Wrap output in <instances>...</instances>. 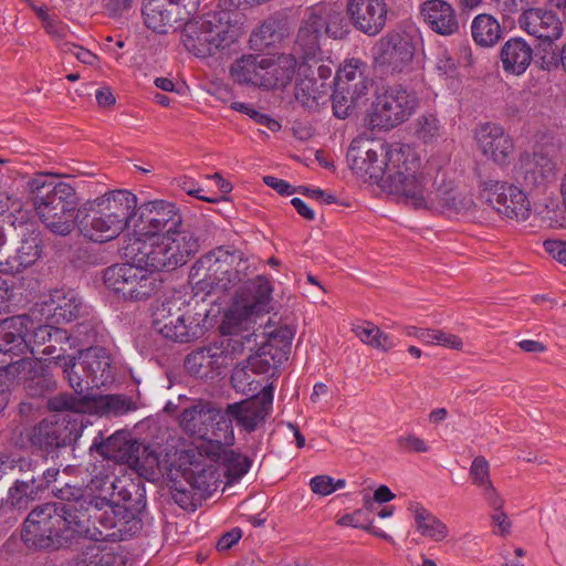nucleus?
I'll return each instance as SVG.
<instances>
[{
  "mask_svg": "<svg viewBox=\"0 0 566 566\" xmlns=\"http://www.w3.org/2000/svg\"><path fill=\"white\" fill-rule=\"evenodd\" d=\"M252 272L243 252L218 247L195 262L189 272V283L196 295L226 293L242 283L227 313L228 321L239 325L271 310L272 284L264 275L245 280Z\"/></svg>",
  "mask_w": 566,
  "mask_h": 566,
  "instance_id": "nucleus-1",
  "label": "nucleus"
},
{
  "mask_svg": "<svg viewBox=\"0 0 566 566\" xmlns=\"http://www.w3.org/2000/svg\"><path fill=\"white\" fill-rule=\"evenodd\" d=\"M346 158L357 176L378 184L400 200L420 167V159L409 146L374 145L368 140H353Z\"/></svg>",
  "mask_w": 566,
  "mask_h": 566,
  "instance_id": "nucleus-2",
  "label": "nucleus"
},
{
  "mask_svg": "<svg viewBox=\"0 0 566 566\" xmlns=\"http://www.w3.org/2000/svg\"><path fill=\"white\" fill-rule=\"evenodd\" d=\"M57 178L56 174L38 172L27 181L25 190L44 227L54 235L67 237L76 228L81 199L71 184Z\"/></svg>",
  "mask_w": 566,
  "mask_h": 566,
  "instance_id": "nucleus-3",
  "label": "nucleus"
},
{
  "mask_svg": "<svg viewBox=\"0 0 566 566\" xmlns=\"http://www.w3.org/2000/svg\"><path fill=\"white\" fill-rule=\"evenodd\" d=\"M137 197L128 190L108 191L86 203L78 223L82 235L96 243L117 238L136 214Z\"/></svg>",
  "mask_w": 566,
  "mask_h": 566,
  "instance_id": "nucleus-4",
  "label": "nucleus"
},
{
  "mask_svg": "<svg viewBox=\"0 0 566 566\" xmlns=\"http://www.w3.org/2000/svg\"><path fill=\"white\" fill-rule=\"evenodd\" d=\"M416 209L447 210L462 213L471 210V195L460 192L447 181L446 175L433 168H418L401 199Z\"/></svg>",
  "mask_w": 566,
  "mask_h": 566,
  "instance_id": "nucleus-5",
  "label": "nucleus"
},
{
  "mask_svg": "<svg viewBox=\"0 0 566 566\" xmlns=\"http://www.w3.org/2000/svg\"><path fill=\"white\" fill-rule=\"evenodd\" d=\"M119 499L107 497L101 512V541H126L143 528L142 513L146 509L145 489L139 484L118 485Z\"/></svg>",
  "mask_w": 566,
  "mask_h": 566,
  "instance_id": "nucleus-6",
  "label": "nucleus"
},
{
  "mask_svg": "<svg viewBox=\"0 0 566 566\" xmlns=\"http://www.w3.org/2000/svg\"><path fill=\"white\" fill-rule=\"evenodd\" d=\"M105 285L125 301H146L163 285L160 274L148 271L138 262L119 263L104 271Z\"/></svg>",
  "mask_w": 566,
  "mask_h": 566,
  "instance_id": "nucleus-7",
  "label": "nucleus"
},
{
  "mask_svg": "<svg viewBox=\"0 0 566 566\" xmlns=\"http://www.w3.org/2000/svg\"><path fill=\"white\" fill-rule=\"evenodd\" d=\"M57 510L55 504L44 503L28 514L21 531V539L28 548L57 551L70 545Z\"/></svg>",
  "mask_w": 566,
  "mask_h": 566,
  "instance_id": "nucleus-8",
  "label": "nucleus"
},
{
  "mask_svg": "<svg viewBox=\"0 0 566 566\" xmlns=\"http://www.w3.org/2000/svg\"><path fill=\"white\" fill-rule=\"evenodd\" d=\"M224 15L223 12H211L186 21L181 33L186 50L197 57H208L222 48L229 31Z\"/></svg>",
  "mask_w": 566,
  "mask_h": 566,
  "instance_id": "nucleus-9",
  "label": "nucleus"
},
{
  "mask_svg": "<svg viewBox=\"0 0 566 566\" xmlns=\"http://www.w3.org/2000/svg\"><path fill=\"white\" fill-rule=\"evenodd\" d=\"M179 426L189 436L209 442L228 441L229 423L214 402L196 400L186 407L178 417Z\"/></svg>",
  "mask_w": 566,
  "mask_h": 566,
  "instance_id": "nucleus-10",
  "label": "nucleus"
},
{
  "mask_svg": "<svg viewBox=\"0 0 566 566\" xmlns=\"http://www.w3.org/2000/svg\"><path fill=\"white\" fill-rule=\"evenodd\" d=\"M418 107L416 95L401 85L382 88L369 113V124L373 128L391 129L405 123Z\"/></svg>",
  "mask_w": 566,
  "mask_h": 566,
  "instance_id": "nucleus-11",
  "label": "nucleus"
},
{
  "mask_svg": "<svg viewBox=\"0 0 566 566\" xmlns=\"http://www.w3.org/2000/svg\"><path fill=\"white\" fill-rule=\"evenodd\" d=\"M107 505V497L80 500L75 504L59 506V515L69 544L76 537L101 541V512Z\"/></svg>",
  "mask_w": 566,
  "mask_h": 566,
  "instance_id": "nucleus-12",
  "label": "nucleus"
},
{
  "mask_svg": "<svg viewBox=\"0 0 566 566\" xmlns=\"http://www.w3.org/2000/svg\"><path fill=\"white\" fill-rule=\"evenodd\" d=\"M374 63L384 74H400L410 69L416 46L406 32L391 31L382 35L373 49Z\"/></svg>",
  "mask_w": 566,
  "mask_h": 566,
  "instance_id": "nucleus-13",
  "label": "nucleus"
},
{
  "mask_svg": "<svg viewBox=\"0 0 566 566\" xmlns=\"http://www.w3.org/2000/svg\"><path fill=\"white\" fill-rule=\"evenodd\" d=\"M73 439V428L64 421L43 419L19 434L14 433L11 440L15 447H30L49 455L70 444Z\"/></svg>",
  "mask_w": 566,
  "mask_h": 566,
  "instance_id": "nucleus-14",
  "label": "nucleus"
},
{
  "mask_svg": "<svg viewBox=\"0 0 566 566\" xmlns=\"http://www.w3.org/2000/svg\"><path fill=\"white\" fill-rule=\"evenodd\" d=\"M155 329L165 338L189 343L202 335V327L189 313L184 312L174 301L161 303L153 314Z\"/></svg>",
  "mask_w": 566,
  "mask_h": 566,
  "instance_id": "nucleus-15",
  "label": "nucleus"
},
{
  "mask_svg": "<svg viewBox=\"0 0 566 566\" xmlns=\"http://www.w3.org/2000/svg\"><path fill=\"white\" fill-rule=\"evenodd\" d=\"M480 199L500 214L517 221L530 217V201L524 191L514 185L489 180L481 185Z\"/></svg>",
  "mask_w": 566,
  "mask_h": 566,
  "instance_id": "nucleus-16",
  "label": "nucleus"
},
{
  "mask_svg": "<svg viewBox=\"0 0 566 566\" xmlns=\"http://www.w3.org/2000/svg\"><path fill=\"white\" fill-rule=\"evenodd\" d=\"M182 227V217L175 203L155 200L143 203L138 208L137 231L147 237L167 235Z\"/></svg>",
  "mask_w": 566,
  "mask_h": 566,
  "instance_id": "nucleus-17",
  "label": "nucleus"
},
{
  "mask_svg": "<svg viewBox=\"0 0 566 566\" xmlns=\"http://www.w3.org/2000/svg\"><path fill=\"white\" fill-rule=\"evenodd\" d=\"M273 388L263 387L260 395L249 399L229 403L224 410L226 419L230 424L235 421L239 427L248 432H253L260 424L265 422L272 410Z\"/></svg>",
  "mask_w": 566,
  "mask_h": 566,
  "instance_id": "nucleus-18",
  "label": "nucleus"
},
{
  "mask_svg": "<svg viewBox=\"0 0 566 566\" xmlns=\"http://www.w3.org/2000/svg\"><path fill=\"white\" fill-rule=\"evenodd\" d=\"M478 149L497 166L510 164L514 143L505 129L495 123H481L474 129Z\"/></svg>",
  "mask_w": 566,
  "mask_h": 566,
  "instance_id": "nucleus-19",
  "label": "nucleus"
},
{
  "mask_svg": "<svg viewBox=\"0 0 566 566\" xmlns=\"http://www.w3.org/2000/svg\"><path fill=\"white\" fill-rule=\"evenodd\" d=\"M346 12L357 31L376 36L387 24L389 7L386 0H348Z\"/></svg>",
  "mask_w": 566,
  "mask_h": 566,
  "instance_id": "nucleus-20",
  "label": "nucleus"
},
{
  "mask_svg": "<svg viewBox=\"0 0 566 566\" xmlns=\"http://www.w3.org/2000/svg\"><path fill=\"white\" fill-rule=\"evenodd\" d=\"M125 255L157 274L161 271H174L180 266L164 237L160 242L136 239L125 248Z\"/></svg>",
  "mask_w": 566,
  "mask_h": 566,
  "instance_id": "nucleus-21",
  "label": "nucleus"
},
{
  "mask_svg": "<svg viewBox=\"0 0 566 566\" xmlns=\"http://www.w3.org/2000/svg\"><path fill=\"white\" fill-rule=\"evenodd\" d=\"M8 373L23 381L24 388L32 397H41L55 388L49 365L39 358L20 357L7 363Z\"/></svg>",
  "mask_w": 566,
  "mask_h": 566,
  "instance_id": "nucleus-22",
  "label": "nucleus"
},
{
  "mask_svg": "<svg viewBox=\"0 0 566 566\" xmlns=\"http://www.w3.org/2000/svg\"><path fill=\"white\" fill-rule=\"evenodd\" d=\"M140 443L133 439L126 430H118L107 438H104L103 432L99 431L93 440L91 450L98 453L103 459L119 464H128L134 454L138 453Z\"/></svg>",
  "mask_w": 566,
  "mask_h": 566,
  "instance_id": "nucleus-23",
  "label": "nucleus"
},
{
  "mask_svg": "<svg viewBox=\"0 0 566 566\" xmlns=\"http://www.w3.org/2000/svg\"><path fill=\"white\" fill-rule=\"evenodd\" d=\"M32 319L28 315H13L0 318V353L12 357H20L30 349V339H27Z\"/></svg>",
  "mask_w": 566,
  "mask_h": 566,
  "instance_id": "nucleus-24",
  "label": "nucleus"
},
{
  "mask_svg": "<svg viewBox=\"0 0 566 566\" xmlns=\"http://www.w3.org/2000/svg\"><path fill=\"white\" fill-rule=\"evenodd\" d=\"M30 352L34 353L36 347L43 346L41 354L51 357L50 363L57 365L69 355L71 348L69 333L52 325H39L33 329L30 338Z\"/></svg>",
  "mask_w": 566,
  "mask_h": 566,
  "instance_id": "nucleus-25",
  "label": "nucleus"
},
{
  "mask_svg": "<svg viewBox=\"0 0 566 566\" xmlns=\"http://www.w3.org/2000/svg\"><path fill=\"white\" fill-rule=\"evenodd\" d=\"M324 25V18L316 12H312L300 27L293 54H298L297 57L303 61L304 65H311V61L316 62L317 55L321 54L319 40Z\"/></svg>",
  "mask_w": 566,
  "mask_h": 566,
  "instance_id": "nucleus-26",
  "label": "nucleus"
},
{
  "mask_svg": "<svg viewBox=\"0 0 566 566\" xmlns=\"http://www.w3.org/2000/svg\"><path fill=\"white\" fill-rule=\"evenodd\" d=\"M42 238L40 231L32 226L23 229L15 255L6 259L3 274H15L33 265L42 254Z\"/></svg>",
  "mask_w": 566,
  "mask_h": 566,
  "instance_id": "nucleus-27",
  "label": "nucleus"
},
{
  "mask_svg": "<svg viewBox=\"0 0 566 566\" xmlns=\"http://www.w3.org/2000/svg\"><path fill=\"white\" fill-rule=\"evenodd\" d=\"M228 355L217 344L201 347L187 355L186 369L198 378H213V374L227 364Z\"/></svg>",
  "mask_w": 566,
  "mask_h": 566,
  "instance_id": "nucleus-28",
  "label": "nucleus"
},
{
  "mask_svg": "<svg viewBox=\"0 0 566 566\" xmlns=\"http://www.w3.org/2000/svg\"><path fill=\"white\" fill-rule=\"evenodd\" d=\"M78 369L90 375L91 385L94 388H99L114 380L111 356L103 347H90L80 352Z\"/></svg>",
  "mask_w": 566,
  "mask_h": 566,
  "instance_id": "nucleus-29",
  "label": "nucleus"
},
{
  "mask_svg": "<svg viewBox=\"0 0 566 566\" xmlns=\"http://www.w3.org/2000/svg\"><path fill=\"white\" fill-rule=\"evenodd\" d=\"M421 15L432 31L451 35L459 31L460 23L453 7L444 0H427L421 4Z\"/></svg>",
  "mask_w": 566,
  "mask_h": 566,
  "instance_id": "nucleus-30",
  "label": "nucleus"
},
{
  "mask_svg": "<svg viewBox=\"0 0 566 566\" xmlns=\"http://www.w3.org/2000/svg\"><path fill=\"white\" fill-rule=\"evenodd\" d=\"M265 88H285L293 80L296 70L311 69L304 65L295 54H281L275 60L266 57Z\"/></svg>",
  "mask_w": 566,
  "mask_h": 566,
  "instance_id": "nucleus-31",
  "label": "nucleus"
},
{
  "mask_svg": "<svg viewBox=\"0 0 566 566\" xmlns=\"http://www.w3.org/2000/svg\"><path fill=\"white\" fill-rule=\"evenodd\" d=\"M165 0H145L143 17L147 28L157 33H167L169 28L178 21L186 19L180 10L175 7L167 9Z\"/></svg>",
  "mask_w": 566,
  "mask_h": 566,
  "instance_id": "nucleus-32",
  "label": "nucleus"
},
{
  "mask_svg": "<svg viewBox=\"0 0 566 566\" xmlns=\"http://www.w3.org/2000/svg\"><path fill=\"white\" fill-rule=\"evenodd\" d=\"M266 57L260 55H243L231 66L233 80L240 84H252L265 88Z\"/></svg>",
  "mask_w": 566,
  "mask_h": 566,
  "instance_id": "nucleus-33",
  "label": "nucleus"
},
{
  "mask_svg": "<svg viewBox=\"0 0 566 566\" xmlns=\"http://www.w3.org/2000/svg\"><path fill=\"white\" fill-rule=\"evenodd\" d=\"M501 62L505 72L521 75L531 64V46L522 38H512L501 50Z\"/></svg>",
  "mask_w": 566,
  "mask_h": 566,
  "instance_id": "nucleus-34",
  "label": "nucleus"
},
{
  "mask_svg": "<svg viewBox=\"0 0 566 566\" xmlns=\"http://www.w3.org/2000/svg\"><path fill=\"white\" fill-rule=\"evenodd\" d=\"M213 452L214 461L223 470L224 476L229 482L240 480L250 469L252 460L234 450L223 449L221 440L216 446Z\"/></svg>",
  "mask_w": 566,
  "mask_h": 566,
  "instance_id": "nucleus-35",
  "label": "nucleus"
},
{
  "mask_svg": "<svg viewBox=\"0 0 566 566\" xmlns=\"http://www.w3.org/2000/svg\"><path fill=\"white\" fill-rule=\"evenodd\" d=\"M192 468L186 473V484H188L199 499L210 496L217 489L220 474L214 464H191Z\"/></svg>",
  "mask_w": 566,
  "mask_h": 566,
  "instance_id": "nucleus-36",
  "label": "nucleus"
},
{
  "mask_svg": "<svg viewBox=\"0 0 566 566\" xmlns=\"http://www.w3.org/2000/svg\"><path fill=\"white\" fill-rule=\"evenodd\" d=\"M51 306L53 316L57 322H71L75 319L81 312L82 301L73 290H54L46 302Z\"/></svg>",
  "mask_w": 566,
  "mask_h": 566,
  "instance_id": "nucleus-37",
  "label": "nucleus"
},
{
  "mask_svg": "<svg viewBox=\"0 0 566 566\" xmlns=\"http://www.w3.org/2000/svg\"><path fill=\"white\" fill-rule=\"evenodd\" d=\"M179 265L186 264L200 248V238L190 229L184 227L175 230L174 233L164 235Z\"/></svg>",
  "mask_w": 566,
  "mask_h": 566,
  "instance_id": "nucleus-38",
  "label": "nucleus"
},
{
  "mask_svg": "<svg viewBox=\"0 0 566 566\" xmlns=\"http://www.w3.org/2000/svg\"><path fill=\"white\" fill-rule=\"evenodd\" d=\"M331 88V83H318L316 77L304 75L296 82L294 96L302 106L314 109L322 98L328 96Z\"/></svg>",
  "mask_w": 566,
  "mask_h": 566,
  "instance_id": "nucleus-39",
  "label": "nucleus"
},
{
  "mask_svg": "<svg viewBox=\"0 0 566 566\" xmlns=\"http://www.w3.org/2000/svg\"><path fill=\"white\" fill-rule=\"evenodd\" d=\"M500 22L491 14H478L471 23V35L476 45L492 48L502 39Z\"/></svg>",
  "mask_w": 566,
  "mask_h": 566,
  "instance_id": "nucleus-40",
  "label": "nucleus"
},
{
  "mask_svg": "<svg viewBox=\"0 0 566 566\" xmlns=\"http://www.w3.org/2000/svg\"><path fill=\"white\" fill-rule=\"evenodd\" d=\"M127 465L150 482H155L161 476L159 453L143 442L138 447V453L134 454Z\"/></svg>",
  "mask_w": 566,
  "mask_h": 566,
  "instance_id": "nucleus-41",
  "label": "nucleus"
},
{
  "mask_svg": "<svg viewBox=\"0 0 566 566\" xmlns=\"http://www.w3.org/2000/svg\"><path fill=\"white\" fill-rule=\"evenodd\" d=\"M410 510L415 513L416 528L422 536L433 542H441L448 536L447 525L419 503L411 504Z\"/></svg>",
  "mask_w": 566,
  "mask_h": 566,
  "instance_id": "nucleus-42",
  "label": "nucleus"
},
{
  "mask_svg": "<svg viewBox=\"0 0 566 566\" xmlns=\"http://www.w3.org/2000/svg\"><path fill=\"white\" fill-rule=\"evenodd\" d=\"M285 360H287V356H284L283 350H272V345L262 344L258 352L248 358L247 364L252 374L264 375L271 373L273 376Z\"/></svg>",
  "mask_w": 566,
  "mask_h": 566,
  "instance_id": "nucleus-43",
  "label": "nucleus"
},
{
  "mask_svg": "<svg viewBox=\"0 0 566 566\" xmlns=\"http://www.w3.org/2000/svg\"><path fill=\"white\" fill-rule=\"evenodd\" d=\"M533 220L539 227L557 228L562 226L563 213L556 197L544 195L533 203Z\"/></svg>",
  "mask_w": 566,
  "mask_h": 566,
  "instance_id": "nucleus-44",
  "label": "nucleus"
},
{
  "mask_svg": "<svg viewBox=\"0 0 566 566\" xmlns=\"http://www.w3.org/2000/svg\"><path fill=\"white\" fill-rule=\"evenodd\" d=\"M562 33V21L554 12L533 9V40H558Z\"/></svg>",
  "mask_w": 566,
  "mask_h": 566,
  "instance_id": "nucleus-45",
  "label": "nucleus"
},
{
  "mask_svg": "<svg viewBox=\"0 0 566 566\" xmlns=\"http://www.w3.org/2000/svg\"><path fill=\"white\" fill-rule=\"evenodd\" d=\"M24 474L23 479H17L13 486L10 488L9 493L15 497H22L29 505L34 501L40 491H43L42 479H40V469L36 463L31 459V468L28 471H19Z\"/></svg>",
  "mask_w": 566,
  "mask_h": 566,
  "instance_id": "nucleus-46",
  "label": "nucleus"
},
{
  "mask_svg": "<svg viewBox=\"0 0 566 566\" xmlns=\"http://www.w3.org/2000/svg\"><path fill=\"white\" fill-rule=\"evenodd\" d=\"M556 41L533 40V64L547 72L557 69L560 61V50Z\"/></svg>",
  "mask_w": 566,
  "mask_h": 566,
  "instance_id": "nucleus-47",
  "label": "nucleus"
},
{
  "mask_svg": "<svg viewBox=\"0 0 566 566\" xmlns=\"http://www.w3.org/2000/svg\"><path fill=\"white\" fill-rule=\"evenodd\" d=\"M283 38V31L279 20L269 18L252 32L250 45L253 50L263 51L264 49L280 42Z\"/></svg>",
  "mask_w": 566,
  "mask_h": 566,
  "instance_id": "nucleus-48",
  "label": "nucleus"
},
{
  "mask_svg": "<svg viewBox=\"0 0 566 566\" xmlns=\"http://www.w3.org/2000/svg\"><path fill=\"white\" fill-rule=\"evenodd\" d=\"M56 366L61 367L64 378L78 396L94 389V386L91 385L90 375H87V373H82V369H78V361H76L74 356L69 355Z\"/></svg>",
  "mask_w": 566,
  "mask_h": 566,
  "instance_id": "nucleus-49",
  "label": "nucleus"
},
{
  "mask_svg": "<svg viewBox=\"0 0 566 566\" xmlns=\"http://www.w3.org/2000/svg\"><path fill=\"white\" fill-rule=\"evenodd\" d=\"M353 332L364 344L382 352H389L396 345L388 334L371 322L355 326Z\"/></svg>",
  "mask_w": 566,
  "mask_h": 566,
  "instance_id": "nucleus-50",
  "label": "nucleus"
},
{
  "mask_svg": "<svg viewBox=\"0 0 566 566\" xmlns=\"http://www.w3.org/2000/svg\"><path fill=\"white\" fill-rule=\"evenodd\" d=\"M28 507L29 505L25 503V500L9 493L8 499L0 503V533H6L14 526L21 513Z\"/></svg>",
  "mask_w": 566,
  "mask_h": 566,
  "instance_id": "nucleus-51",
  "label": "nucleus"
},
{
  "mask_svg": "<svg viewBox=\"0 0 566 566\" xmlns=\"http://www.w3.org/2000/svg\"><path fill=\"white\" fill-rule=\"evenodd\" d=\"M553 147L546 148L544 153H533V181L548 184L555 179L556 166L551 157Z\"/></svg>",
  "mask_w": 566,
  "mask_h": 566,
  "instance_id": "nucleus-52",
  "label": "nucleus"
},
{
  "mask_svg": "<svg viewBox=\"0 0 566 566\" xmlns=\"http://www.w3.org/2000/svg\"><path fill=\"white\" fill-rule=\"evenodd\" d=\"M97 406L103 413L114 417L126 415L136 409V405L132 398L125 395L101 396Z\"/></svg>",
  "mask_w": 566,
  "mask_h": 566,
  "instance_id": "nucleus-53",
  "label": "nucleus"
},
{
  "mask_svg": "<svg viewBox=\"0 0 566 566\" xmlns=\"http://www.w3.org/2000/svg\"><path fill=\"white\" fill-rule=\"evenodd\" d=\"M264 335L268 337L264 345H272V350L281 349L284 352V356L289 357L291 343L294 337V329L289 325H282L273 327L268 324L264 328Z\"/></svg>",
  "mask_w": 566,
  "mask_h": 566,
  "instance_id": "nucleus-54",
  "label": "nucleus"
},
{
  "mask_svg": "<svg viewBox=\"0 0 566 566\" xmlns=\"http://www.w3.org/2000/svg\"><path fill=\"white\" fill-rule=\"evenodd\" d=\"M118 485H125L124 481L119 478L108 474H101L94 476L91 480L88 488L92 492L98 493V495H92V497H102L103 495H106L108 499L117 500L119 499Z\"/></svg>",
  "mask_w": 566,
  "mask_h": 566,
  "instance_id": "nucleus-55",
  "label": "nucleus"
},
{
  "mask_svg": "<svg viewBox=\"0 0 566 566\" xmlns=\"http://www.w3.org/2000/svg\"><path fill=\"white\" fill-rule=\"evenodd\" d=\"M86 398L81 396L76 397L69 392H60L54 397L50 398L48 407L52 411H74L83 412L86 407Z\"/></svg>",
  "mask_w": 566,
  "mask_h": 566,
  "instance_id": "nucleus-56",
  "label": "nucleus"
},
{
  "mask_svg": "<svg viewBox=\"0 0 566 566\" xmlns=\"http://www.w3.org/2000/svg\"><path fill=\"white\" fill-rule=\"evenodd\" d=\"M331 97L334 115L344 119L349 116L355 108L356 102L361 96H354L350 94V91L342 90L340 86L335 85V90Z\"/></svg>",
  "mask_w": 566,
  "mask_h": 566,
  "instance_id": "nucleus-57",
  "label": "nucleus"
},
{
  "mask_svg": "<svg viewBox=\"0 0 566 566\" xmlns=\"http://www.w3.org/2000/svg\"><path fill=\"white\" fill-rule=\"evenodd\" d=\"M118 557L109 551L90 548L84 552L75 563V566H117Z\"/></svg>",
  "mask_w": 566,
  "mask_h": 566,
  "instance_id": "nucleus-58",
  "label": "nucleus"
},
{
  "mask_svg": "<svg viewBox=\"0 0 566 566\" xmlns=\"http://www.w3.org/2000/svg\"><path fill=\"white\" fill-rule=\"evenodd\" d=\"M170 494L176 504L184 510L195 511L197 509V502L202 499L198 497L196 491H193L188 484L175 481L170 486Z\"/></svg>",
  "mask_w": 566,
  "mask_h": 566,
  "instance_id": "nucleus-59",
  "label": "nucleus"
},
{
  "mask_svg": "<svg viewBox=\"0 0 566 566\" xmlns=\"http://www.w3.org/2000/svg\"><path fill=\"white\" fill-rule=\"evenodd\" d=\"M254 375L255 374H252L251 369L248 367V364L238 366L231 375V384L237 391L244 395L254 392L259 387V382L254 379Z\"/></svg>",
  "mask_w": 566,
  "mask_h": 566,
  "instance_id": "nucleus-60",
  "label": "nucleus"
},
{
  "mask_svg": "<svg viewBox=\"0 0 566 566\" xmlns=\"http://www.w3.org/2000/svg\"><path fill=\"white\" fill-rule=\"evenodd\" d=\"M363 72H367V64L359 59H349L338 70L334 78V85L348 91L349 81Z\"/></svg>",
  "mask_w": 566,
  "mask_h": 566,
  "instance_id": "nucleus-61",
  "label": "nucleus"
},
{
  "mask_svg": "<svg viewBox=\"0 0 566 566\" xmlns=\"http://www.w3.org/2000/svg\"><path fill=\"white\" fill-rule=\"evenodd\" d=\"M440 123L432 114L421 115L417 119L416 134L424 143H431L440 136Z\"/></svg>",
  "mask_w": 566,
  "mask_h": 566,
  "instance_id": "nucleus-62",
  "label": "nucleus"
},
{
  "mask_svg": "<svg viewBox=\"0 0 566 566\" xmlns=\"http://www.w3.org/2000/svg\"><path fill=\"white\" fill-rule=\"evenodd\" d=\"M469 476L472 484L479 489L493 483L490 479V463L483 455H478L472 460Z\"/></svg>",
  "mask_w": 566,
  "mask_h": 566,
  "instance_id": "nucleus-63",
  "label": "nucleus"
},
{
  "mask_svg": "<svg viewBox=\"0 0 566 566\" xmlns=\"http://www.w3.org/2000/svg\"><path fill=\"white\" fill-rule=\"evenodd\" d=\"M325 33L335 40L345 39L349 33L348 22L340 12H332L324 19Z\"/></svg>",
  "mask_w": 566,
  "mask_h": 566,
  "instance_id": "nucleus-64",
  "label": "nucleus"
}]
</instances>
